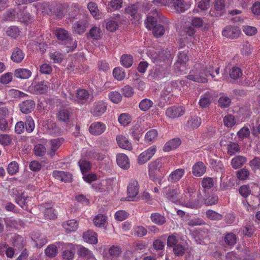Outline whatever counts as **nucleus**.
I'll return each instance as SVG.
<instances>
[{"mask_svg":"<svg viewBox=\"0 0 260 260\" xmlns=\"http://www.w3.org/2000/svg\"><path fill=\"white\" fill-rule=\"evenodd\" d=\"M118 121L121 125L125 126L131 122V118L129 114L122 113L119 116Z\"/></svg>","mask_w":260,"mask_h":260,"instance_id":"64","label":"nucleus"},{"mask_svg":"<svg viewBox=\"0 0 260 260\" xmlns=\"http://www.w3.org/2000/svg\"><path fill=\"white\" fill-rule=\"evenodd\" d=\"M205 171L206 167L201 161L198 162L192 167V174L196 176H201L204 174Z\"/></svg>","mask_w":260,"mask_h":260,"instance_id":"37","label":"nucleus"},{"mask_svg":"<svg viewBox=\"0 0 260 260\" xmlns=\"http://www.w3.org/2000/svg\"><path fill=\"white\" fill-rule=\"evenodd\" d=\"M55 35L58 39L64 42V43L68 45V47L70 48L68 51H72L77 47V43L73 42L72 38L66 30L58 28L55 31Z\"/></svg>","mask_w":260,"mask_h":260,"instance_id":"5","label":"nucleus"},{"mask_svg":"<svg viewBox=\"0 0 260 260\" xmlns=\"http://www.w3.org/2000/svg\"><path fill=\"white\" fill-rule=\"evenodd\" d=\"M32 239L36 243V246L38 248L42 247L47 242L46 236L38 233L35 234Z\"/></svg>","mask_w":260,"mask_h":260,"instance_id":"38","label":"nucleus"},{"mask_svg":"<svg viewBox=\"0 0 260 260\" xmlns=\"http://www.w3.org/2000/svg\"><path fill=\"white\" fill-rule=\"evenodd\" d=\"M150 218L153 223L158 225H162L166 222L165 217L158 213H152Z\"/></svg>","mask_w":260,"mask_h":260,"instance_id":"43","label":"nucleus"},{"mask_svg":"<svg viewBox=\"0 0 260 260\" xmlns=\"http://www.w3.org/2000/svg\"><path fill=\"white\" fill-rule=\"evenodd\" d=\"M43 125L46 132L50 135H57L60 133V129L56 127L55 123L52 121H45Z\"/></svg>","mask_w":260,"mask_h":260,"instance_id":"23","label":"nucleus"},{"mask_svg":"<svg viewBox=\"0 0 260 260\" xmlns=\"http://www.w3.org/2000/svg\"><path fill=\"white\" fill-rule=\"evenodd\" d=\"M89 36L93 39L99 40L101 38L102 31L99 27H92L89 32Z\"/></svg>","mask_w":260,"mask_h":260,"instance_id":"53","label":"nucleus"},{"mask_svg":"<svg viewBox=\"0 0 260 260\" xmlns=\"http://www.w3.org/2000/svg\"><path fill=\"white\" fill-rule=\"evenodd\" d=\"M156 151V147L153 145L142 152L138 158V163L143 165L150 160Z\"/></svg>","mask_w":260,"mask_h":260,"instance_id":"9","label":"nucleus"},{"mask_svg":"<svg viewBox=\"0 0 260 260\" xmlns=\"http://www.w3.org/2000/svg\"><path fill=\"white\" fill-rule=\"evenodd\" d=\"M116 141L118 146L120 147L129 150L132 149V145L131 143L124 136L122 135H118L116 137Z\"/></svg>","mask_w":260,"mask_h":260,"instance_id":"28","label":"nucleus"},{"mask_svg":"<svg viewBox=\"0 0 260 260\" xmlns=\"http://www.w3.org/2000/svg\"><path fill=\"white\" fill-rule=\"evenodd\" d=\"M158 2H161L165 6H168L171 10L177 13H182L190 8V5L185 3L184 0H155Z\"/></svg>","mask_w":260,"mask_h":260,"instance_id":"4","label":"nucleus"},{"mask_svg":"<svg viewBox=\"0 0 260 260\" xmlns=\"http://www.w3.org/2000/svg\"><path fill=\"white\" fill-rule=\"evenodd\" d=\"M57 245L58 247L62 246V248L65 249L62 254L63 258L70 260L74 258L75 252V248L74 245L70 243L63 244L61 242L58 243Z\"/></svg>","mask_w":260,"mask_h":260,"instance_id":"11","label":"nucleus"},{"mask_svg":"<svg viewBox=\"0 0 260 260\" xmlns=\"http://www.w3.org/2000/svg\"><path fill=\"white\" fill-rule=\"evenodd\" d=\"M78 163L83 174L87 172L90 169V164L89 161L84 159H81Z\"/></svg>","mask_w":260,"mask_h":260,"instance_id":"62","label":"nucleus"},{"mask_svg":"<svg viewBox=\"0 0 260 260\" xmlns=\"http://www.w3.org/2000/svg\"><path fill=\"white\" fill-rule=\"evenodd\" d=\"M116 161L117 165L123 169H127L130 167V162L128 157L123 153L117 155Z\"/></svg>","mask_w":260,"mask_h":260,"instance_id":"26","label":"nucleus"},{"mask_svg":"<svg viewBox=\"0 0 260 260\" xmlns=\"http://www.w3.org/2000/svg\"><path fill=\"white\" fill-rule=\"evenodd\" d=\"M215 63L211 62L205 69L202 70H192L186 78L192 81L199 83H206L208 81L207 77L210 76L215 81H221L225 80L224 77H222L220 80L215 79L213 74Z\"/></svg>","mask_w":260,"mask_h":260,"instance_id":"2","label":"nucleus"},{"mask_svg":"<svg viewBox=\"0 0 260 260\" xmlns=\"http://www.w3.org/2000/svg\"><path fill=\"white\" fill-rule=\"evenodd\" d=\"M201 124V119L197 116H191L188 117L184 124L186 129L191 130L198 128Z\"/></svg>","mask_w":260,"mask_h":260,"instance_id":"17","label":"nucleus"},{"mask_svg":"<svg viewBox=\"0 0 260 260\" xmlns=\"http://www.w3.org/2000/svg\"><path fill=\"white\" fill-rule=\"evenodd\" d=\"M185 32H186V35H188L189 37V38L188 37H186L185 38H181V40L182 41L181 42L180 44V47L181 48H183L186 45H187V47H189V46H191L190 44V43L188 42V40H189L190 42H193L194 40V37L193 36L194 35L195 31L194 29L192 26H189L187 28H186Z\"/></svg>","mask_w":260,"mask_h":260,"instance_id":"18","label":"nucleus"},{"mask_svg":"<svg viewBox=\"0 0 260 260\" xmlns=\"http://www.w3.org/2000/svg\"><path fill=\"white\" fill-rule=\"evenodd\" d=\"M89 95L88 91L84 89H79L77 90L76 96L72 95V97L74 98L75 101L80 104H84L88 100Z\"/></svg>","mask_w":260,"mask_h":260,"instance_id":"21","label":"nucleus"},{"mask_svg":"<svg viewBox=\"0 0 260 260\" xmlns=\"http://www.w3.org/2000/svg\"><path fill=\"white\" fill-rule=\"evenodd\" d=\"M246 161V158L242 156H237L231 161L232 167L235 169L241 167Z\"/></svg>","mask_w":260,"mask_h":260,"instance_id":"41","label":"nucleus"},{"mask_svg":"<svg viewBox=\"0 0 260 260\" xmlns=\"http://www.w3.org/2000/svg\"><path fill=\"white\" fill-rule=\"evenodd\" d=\"M159 16V12L155 9L148 15L145 21L146 27L149 29H152V33L156 37L162 36L165 32V28L163 26L159 24L155 25Z\"/></svg>","mask_w":260,"mask_h":260,"instance_id":"3","label":"nucleus"},{"mask_svg":"<svg viewBox=\"0 0 260 260\" xmlns=\"http://www.w3.org/2000/svg\"><path fill=\"white\" fill-rule=\"evenodd\" d=\"M108 98L109 100L115 104L120 103L122 100V95L118 91H111L108 93Z\"/></svg>","mask_w":260,"mask_h":260,"instance_id":"48","label":"nucleus"},{"mask_svg":"<svg viewBox=\"0 0 260 260\" xmlns=\"http://www.w3.org/2000/svg\"><path fill=\"white\" fill-rule=\"evenodd\" d=\"M106 129V125L101 122L92 123L89 127V133L93 135H100L103 134Z\"/></svg>","mask_w":260,"mask_h":260,"instance_id":"16","label":"nucleus"},{"mask_svg":"<svg viewBox=\"0 0 260 260\" xmlns=\"http://www.w3.org/2000/svg\"><path fill=\"white\" fill-rule=\"evenodd\" d=\"M25 54L19 48L16 47L13 49L11 55V59L13 61L19 63L24 59Z\"/></svg>","mask_w":260,"mask_h":260,"instance_id":"31","label":"nucleus"},{"mask_svg":"<svg viewBox=\"0 0 260 260\" xmlns=\"http://www.w3.org/2000/svg\"><path fill=\"white\" fill-rule=\"evenodd\" d=\"M158 133L157 130L152 129L147 132L145 136V139L146 142H153L157 137Z\"/></svg>","mask_w":260,"mask_h":260,"instance_id":"47","label":"nucleus"},{"mask_svg":"<svg viewBox=\"0 0 260 260\" xmlns=\"http://www.w3.org/2000/svg\"><path fill=\"white\" fill-rule=\"evenodd\" d=\"M25 124L26 131L28 133L32 132L35 128V122L31 116H27L26 117Z\"/></svg>","mask_w":260,"mask_h":260,"instance_id":"58","label":"nucleus"},{"mask_svg":"<svg viewBox=\"0 0 260 260\" xmlns=\"http://www.w3.org/2000/svg\"><path fill=\"white\" fill-rule=\"evenodd\" d=\"M58 245L57 243L56 245H50L45 249V254L49 257H53L55 256L58 251Z\"/></svg>","mask_w":260,"mask_h":260,"instance_id":"49","label":"nucleus"},{"mask_svg":"<svg viewBox=\"0 0 260 260\" xmlns=\"http://www.w3.org/2000/svg\"><path fill=\"white\" fill-rule=\"evenodd\" d=\"M188 60V57L184 52H181L178 55V60L175 64V68L180 73L184 72L185 65Z\"/></svg>","mask_w":260,"mask_h":260,"instance_id":"15","label":"nucleus"},{"mask_svg":"<svg viewBox=\"0 0 260 260\" xmlns=\"http://www.w3.org/2000/svg\"><path fill=\"white\" fill-rule=\"evenodd\" d=\"M185 173L184 169H177L171 173L168 177V180L173 183L178 182L184 175Z\"/></svg>","mask_w":260,"mask_h":260,"instance_id":"20","label":"nucleus"},{"mask_svg":"<svg viewBox=\"0 0 260 260\" xmlns=\"http://www.w3.org/2000/svg\"><path fill=\"white\" fill-rule=\"evenodd\" d=\"M35 102L32 100H26L20 103L19 107L23 113H30L35 107Z\"/></svg>","mask_w":260,"mask_h":260,"instance_id":"27","label":"nucleus"},{"mask_svg":"<svg viewBox=\"0 0 260 260\" xmlns=\"http://www.w3.org/2000/svg\"><path fill=\"white\" fill-rule=\"evenodd\" d=\"M242 71L238 67H233L230 71V77L234 80H236L241 77L242 75Z\"/></svg>","mask_w":260,"mask_h":260,"instance_id":"56","label":"nucleus"},{"mask_svg":"<svg viewBox=\"0 0 260 260\" xmlns=\"http://www.w3.org/2000/svg\"><path fill=\"white\" fill-rule=\"evenodd\" d=\"M72 114L71 109L69 108L64 107L59 110L57 114V118L59 120L67 122L69 121Z\"/></svg>","mask_w":260,"mask_h":260,"instance_id":"24","label":"nucleus"},{"mask_svg":"<svg viewBox=\"0 0 260 260\" xmlns=\"http://www.w3.org/2000/svg\"><path fill=\"white\" fill-rule=\"evenodd\" d=\"M211 103V96L209 93H206L202 95L200 99L199 104L201 108H206L208 107Z\"/></svg>","mask_w":260,"mask_h":260,"instance_id":"50","label":"nucleus"},{"mask_svg":"<svg viewBox=\"0 0 260 260\" xmlns=\"http://www.w3.org/2000/svg\"><path fill=\"white\" fill-rule=\"evenodd\" d=\"M126 12L134 18H139L138 14V7L136 5H131L125 9Z\"/></svg>","mask_w":260,"mask_h":260,"instance_id":"57","label":"nucleus"},{"mask_svg":"<svg viewBox=\"0 0 260 260\" xmlns=\"http://www.w3.org/2000/svg\"><path fill=\"white\" fill-rule=\"evenodd\" d=\"M62 226L68 233L75 232L78 227V223L75 219L67 220L62 223Z\"/></svg>","mask_w":260,"mask_h":260,"instance_id":"32","label":"nucleus"},{"mask_svg":"<svg viewBox=\"0 0 260 260\" xmlns=\"http://www.w3.org/2000/svg\"><path fill=\"white\" fill-rule=\"evenodd\" d=\"M122 0H111L109 4L108 9L110 11L118 10L122 7Z\"/></svg>","mask_w":260,"mask_h":260,"instance_id":"55","label":"nucleus"},{"mask_svg":"<svg viewBox=\"0 0 260 260\" xmlns=\"http://www.w3.org/2000/svg\"><path fill=\"white\" fill-rule=\"evenodd\" d=\"M29 198L24 193L18 194L15 199V201L21 208L26 210L27 209V203Z\"/></svg>","mask_w":260,"mask_h":260,"instance_id":"35","label":"nucleus"},{"mask_svg":"<svg viewBox=\"0 0 260 260\" xmlns=\"http://www.w3.org/2000/svg\"><path fill=\"white\" fill-rule=\"evenodd\" d=\"M88 10L93 17L96 19H99L101 18V15L98 8L96 4L94 2H90L87 5Z\"/></svg>","mask_w":260,"mask_h":260,"instance_id":"42","label":"nucleus"},{"mask_svg":"<svg viewBox=\"0 0 260 260\" xmlns=\"http://www.w3.org/2000/svg\"><path fill=\"white\" fill-rule=\"evenodd\" d=\"M162 192L164 196L169 201L177 204H180V196L179 195L178 189L167 186L162 188Z\"/></svg>","mask_w":260,"mask_h":260,"instance_id":"6","label":"nucleus"},{"mask_svg":"<svg viewBox=\"0 0 260 260\" xmlns=\"http://www.w3.org/2000/svg\"><path fill=\"white\" fill-rule=\"evenodd\" d=\"M19 14L16 13L14 9H10L8 10L4 14V19L7 21H13L18 19Z\"/></svg>","mask_w":260,"mask_h":260,"instance_id":"51","label":"nucleus"},{"mask_svg":"<svg viewBox=\"0 0 260 260\" xmlns=\"http://www.w3.org/2000/svg\"><path fill=\"white\" fill-rule=\"evenodd\" d=\"M214 9L217 11L216 13L213 14L214 12L210 11L209 14L212 16H219L221 15L224 12L225 4L223 0H215L214 2Z\"/></svg>","mask_w":260,"mask_h":260,"instance_id":"29","label":"nucleus"},{"mask_svg":"<svg viewBox=\"0 0 260 260\" xmlns=\"http://www.w3.org/2000/svg\"><path fill=\"white\" fill-rule=\"evenodd\" d=\"M20 30L17 26H11L6 30V35L13 39H16L20 35Z\"/></svg>","mask_w":260,"mask_h":260,"instance_id":"45","label":"nucleus"},{"mask_svg":"<svg viewBox=\"0 0 260 260\" xmlns=\"http://www.w3.org/2000/svg\"><path fill=\"white\" fill-rule=\"evenodd\" d=\"M87 27L88 23L87 20H81L74 24L73 29L75 32L80 35L85 31Z\"/></svg>","mask_w":260,"mask_h":260,"instance_id":"30","label":"nucleus"},{"mask_svg":"<svg viewBox=\"0 0 260 260\" xmlns=\"http://www.w3.org/2000/svg\"><path fill=\"white\" fill-rule=\"evenodd\" d=\"M14 76L17 78L27 79L31 76V72L27 69L19 68L15 70Z\"/></svg>","mask_w":260,"mask_h":260,"instance_id":"33","label":"nucleus"},{"mask_svg":"<svg viewBox=\"0 0 260 260\" xmlns=\"http://www.w3.org/2000/svg\"><path fill=\"white\" fill-rule=\"evenodd\" d=\"M53 176L55 179L65 182H71L72 179L71 174L64 171H54Z\"/></svg>","mask_w":260,"mask_h":260,"instance_id":"22","label":"nucleus"},{"mask_svg":"<svg viewBox=\"0 0 260 260\" xmlns=\"http://www.w3.org/2000/svg\"><path fill=\"white\" fill-rule=\"evenodd\" d=\"M83 238L84 241L91 244H95L98 242L97 234L92 231L84 233Z\"/></svg>","mask_w":260,"mask_h":260,"instance_id":"36","label":"nucleus"},{"mask_svg":"<svg viewBox=\"0 0 260 260\" xmlns=\"http://www.w3.org/2000/svg\"><path fill=\"white\" fill-rule=\"evenodd\" d=\"M13 245L16 247V249H21L24 246L23 237L19 235H15L13 237Z\"/></svg>","mask_w":260,"mask_h":260,"instance_id":"54","label":"nucleus"},{"mask_svg":"<svg viewBox=\"0 0 260 260\" xmlns=\"http://www.w3.org/2000/svg\"><path fill=\"white\" fill-rule=\"evenodd\" d=\"M19 170V166L18 163L15 161H12L8 166L7 171L8 173L11 175L15 174Z\"/></svg>","mask_w":260,"mask_h":260,"instance_id":"61","label":"nucleus"},{"mask_svg":"<svg viewBox=\"0 0 260 260\" xmlns=\"http://www.w3.org/2000/svg\"><path fill=\"white\" fill-rule=\"evenodd\" d=\"M185 109L182 106H172L168 108L166 111V115L170 118L175 119L183 116Z\"/></svg>","mask_w":260,"mask_h":260,"instance_id":"12","label":"nucleus"},{"mask_svg":"<svg viewBox=\"0 0 260 260\" xmlns=\"http://www.w3.org/2000/svg\"><path fill=\"white\" fill-rule=\"evenodd\" d=\"M121 64L125 68L131 67L133 63V57L131 55L123 54L120 58Z\"/></svg>","mask_w":260,"mask_h":260,"instance_id":"44","label":"nucleus"},{"mask_svg":"<svg viewBox=\"0 0 260 260\" xmlns=\"http://www.w3.org/2000/svg\"><path fill=\"white\" fill-rule=\"evenodd\" d=\"M150 57L154 63H159L161 61L165 62L168 60L171 57L170 51L167 50H162L159 53L157 52H150Z\"/></svg>","mask_w":260,"mask_h":260,"instance_id":"10","label":"nucleus"},{"mask_svg":"<svg viewBox=\"0 0 260 260\" xmlns=\"http://www.w3.org/2000/svg\"><path fill=\"white\" fill-rule=\"evenodd\" d=\"M162 158H159L151 161L148 165V174L150 178L153 181L158 179L156 176L157 172L160 171L162 166Z\"/></svg>","mask_w":260,"mask_h":260,"instance_id":"7","label":"nucleus"},{"mask_svg":"<svg viewBox=\"0 0 260 260\" xmlns=\"http://www.w3.org/2000/svg\"><path fill=\"white\" fill-rule=\"evenodd\" d=\"M206 216L211 220H219L222 219V216L212 210H208L205 213Z\"/></svg>","mask_w":260,"mask_h":260,"instance_id":"52","label":"nucleus"},{"mask_svg":"<svg viewBox=\"0 0 260 260\" xmlns=\"http://www.w3.org/2000/svg\"><path fill=\"white\" fill-rule=\"evenodd\" d=\"M133 232L135 236L141 237L146 235L147 231L142 226H137L134 228Z\"/></svg>","mask_w":260,"mask_h":260,"instance_id":"63","label":"nucleus"},{"mask_svg":"<svg viewBox=\"0 0 260 260\" xmlns=\"http://www.w3.org/2000/svg\"><path fill=\"white\" fill-rule=\"evenodd\" d=\"M77 252L80 257L84 258L90 259L94 258V256L92 252L82 245H79L77 246Z\"/></svg>","mask_w":260,"mask_h":260,"instance_id":"34","label":"nucleus"},{"mask_svg":"<svg viewBox=\"0 0 260 260\" xmlns=\"http://www.w3.org/2000/svg\"><path fill=\"white\" fill-rule=\"evenodd\" d=\"M152 101L149 99L145 98L142 100L139 104V109L143 112H146L149 110L153 105Z\"/></svg>","mask_w":260,"mask_h":260,"instance_id":"40","label":"nucleus"},{"mask_svg":"<svg viewBox=\"0 0 260 260\" xmlns=\"http://www.w3.org/2000/svg\"><path fill=\"white\" fill-rule=\"evenodd\" d=\"M107 104L102 101L94 103L90 109V112L94 116L99 117L102 115L106 111Z\"/></svg>","mask_w":260,"mask_h":260,"instance_id":"14","label":"nucleus"},{"mask_svg":"<svg viewBox=\"0 0 260 260\" xmlns=\"http://www.w3.org/2000/svg\"><path fill=\"white\" fill-rule=\"evenodd\" d=\"M139 186L138 182L135 179H131L127 186V200L133 201L139 193Z\"/></svg>","mask_w":260,"mask_h":260,"instance_id":"13","label":"nucleus"},{"mask_svg":"<svg viewBox=\"0 0 260 260\" xmlns=\"http://www.w3.org/2000/svg\"><path fill=\"white\" fill-rule=\"evenodd\" d=\"M62 138H57L51 140L49 141L50 149L48 151V153L51 156H53L55 153V151L60 146L63 142Z\"/></svg>","mask_w":260,"mask_h":260,"instance_id":"25","label":"nucleus"},{"mask_svg":"<svg viewBox=\"0 0 260 260\" xmlns=\"http://www.w3.org/2000/svg\"><path fill=\"white\" fill-rule=\"evenodd\" d=\"M181 144V141L178 138L173 139L169 141L164 146L163 150L165 151H169L177 148Z\"/></svg>","mask_w":260,"mask_h":260,"instance_id":"39","label":"nucleus"},{"mask_svg":"<svg viewBox=\"0 0 260 260\" xmlns=\"http://www.w3.org/2000/svg\"><path fill=\"white\" fill-rule=\"evenodd\" d=\"M113 75L115 79L118 81H121L125 77L126 74L122 68L117 67L114 69Z\"/></svg>","mask_w":260,"mask_h":260,"instance_id":"46","label":"nucleus"},{"mask_svg":"<svg viewBox=\"0 0 260 260\" xmlns=\"http://www.w3.org/2000/svg\"><path fill=\"white\" fill-rule=\"evenodd\" d=\"M49 83L46 81L33 82L29 87V90L36 94H42L47 92Z\"/></svg>","mask_w":260,"mask_h":260,"instance_id":"8","label":"nucleus"},{"mask_svg":"<svg viewBox=\"0 0 260 260\" xmlns=\"http://www.w3.org/2000/svg\"><path fill=\"white\" fill-rule=\"evenodd\" d=\"M236 236L232 233H228L224 237V241L228 245H234L236 243Z\"/></svg>","mask_w":260,"mask_h":260,"instance_id":"60","label":"nucleus"},{"mask_svg":"<svg viewBox=\"0 0 260 260\" xmlns=\"http://www.w3.org/2000/svg\"><path fill=\"white\" fill-rule=\"evenodd\" d=\"M223 123L227 127H232L236 123L235 117L232 115H228L223 118Z\"/></svg>","mask_w":260,"mask_h":260,"instance_id":"59","label":"nucleus"},{"mask_svg":"<svg viewBox=\"0 0 260 260\" xmlns=\"http://www.w3.org/2000/svg\"><path fill=\"white\" fill-rule=\"evenodd\" d=\"M183 194L180 196V204L190 208H197L200 206V200L202 195L196 191L193 185H190L187 183H182Z\"/></svg>","mask_w":260,"mask_h":260,"instance_id":"1","label":"nucleus"},{"mask_svg":"<svg viewBox=\"0 0 260 260\" xmlns=\"http://www.w3.org/2000/svg\"><path fill=\"white\" fill-rule=\"evenodd\" d=\"M240 32V31L238 27L229 26L224 28L222 30V34L226 38L235 39L239 35Z\"/></svg>","mask_w":260,"mask_h":260,"instance_id":"19","label":"nucleus"}]
</instances>
